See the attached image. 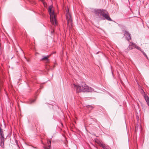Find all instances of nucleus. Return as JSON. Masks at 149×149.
<instances>
[{
  "label": "nucleus",
  "instance_id": "nucleus-19",
  "mask_svg": "<svg viewBox=\"0 0 149 149\" xmlns=\"http://www.w3.org/2000/svg\"><path fill=\"white\" fill-rule=\"evenodd\" d=\"M40 0L43 3V0Z\"/></svg>",
  "mask_w": 149,
  "mask_h": 149
},
{
  "label": "nucleus",
  "instance_id": "nucleus-5",
  "mask_svg": "<svg viewBox=\"0 0 149 149\" xmlns=\"http://www.w3.org/2000/svg\"><path fill=\"white\" fill-rule=\"evenodd\" d=\"M66 18L67 20V24L68 26L69 25H72V19L71 15L69 12V10L67 11L66 14Z\"/></svg>",
  "mask_w": 149,
  "mask_h": 149
},
{
  "label": "nucleus",
  "instance_id": "nucleus-13",
  "mask_svg": "<svg viewBox=\"0 0 149 149\" xmlns=\"http://www.w3.org/2000/svg\"><path fill=\"white\" fill-rule=\"evenodd\" d=\"M146 24L148 27L149 28V21H147L146 22Z\"/></svg>",
  "mask_w": 149,
  "mask_h": 149
},
{
  "label": "nucleus",
  "instance_id": "nucleus-3",
  "mask_svg": "<svg viewBox=\"0 0 149 149\" xmlns=\"http://www.w3.org/2000/svg\"><path fill=\"white\" fill-rule=\"evenodd\" d=\"M49 12L50 16V21L52 24L54 25L56 24V19L54 14V12L52 10V7L50 6L49 7Z\"/></svg>",
  "mask_w": 149,
  "mask_h": 149
},
{
  "label": "nucleus",
  "instance_id": "nucleus-1",
  "mask_svg": "<svg viewBox=\"0 0 149 149\" xmlns=\"http://www.w3.org/2000/svg\"><path fill=\"white\" fill-rule=\"evenodd\" d=\"M73 85L77 93L94 91L93 88L88 87L84 83H82L81 84V86L76 85L75 84H73Z\"/></svg>",
  "mask_w": 149,
  "mask_h": 149
},
{
  "label": "nucleus",
  "instance_id": "nucleus-10",
  "mask_svg": "<svg viewBox=\"0 0 149 149\" xmlns=\"http://www.w3.org/2000/svg\"><path fill=\"white\" fill-rule=\"evenodd\" d=\"M101 146L102 147L103 149H109L108 148V146L104 144H101Z\"/></svg>",
  "mask_w": 149,
  "mask_h": 149
},
{
  "label": "nucleus",
  "instance_id": "nucleus-4",
  "mask_svg": "<svg viewBox=\"0 0 149 149\" xmlns=\"http://www.w3.org/2000/svg\"><path fill=\"white\" fill-rule=\"evenodd\" d=\"M0 138L1 139L0 145L3 148L4 145L3 143L4 141V138L3 131L1 127H0Z\"/></svg>",
  "mask_w": 149,
  "mask_h": 149
},
{
  "label": "nucleus",
  "instance_id": "nucleus-17",
  "mask_svg": "<svg viewBox=\"0 0 149 149\" xmlns=\"http://www.w3.org/2000/svg\"><path fill=\"white\" fill-rule=\"evenodd\" d=\"M144 56H145L146 58H147V59H148V56L146 54V55H144Z\"/></svg>",
  "mask_w": 149,
  "mask_h": 149
},
{
  "label": "nucleus",
  "instance_id": "nucleus-15",
  "mask_svg": "<svg viewBox=\"0 0 149 149\" xmlns=\"http://www.w3.org/2000/svg\"><path fill=\"white\" fill-rule=\"evenodd\" d=\"M129 49V48H128V47L127 48V49H125V51L126 52H127L128 51V50Z\"/></svg>",
  "mask_w": 149,
  "mask_h": 149
},
{
  "label": "nucleus",
  "instance_id": "nucleus-20",
  "mask_svg": "<svg viewBox=\"0 0 149 149\" xmlns=\"http://www.w3.org/2000/svg\"><path fill=\"white\" fill-rule=\"evenodd\" d=\"M45 149H48V148L47 149L46 148Z\"/></svg>",
  "mask_w": 149,
  "mask_h": 149
},
{
  "label": "nucleus",
  "instance_id": "nucleus-7",
  "mask_svg": "<svg viewBox=\"0 0 149 149\" xmlns=\"http://www.w3.org/2000/svg\"><path fill=\"white\" fill-rule=\"evenodd\" d=\"M137 47V46L136 44L132 42H130V44L128 46V48L129 49L131 50L133 49V47L136 48Z\"/></svg>",
  "mask_w": 149,
  "mask_h": 149
},
{
  "label": "nucleus",
  "instance_id": "nucleus-12",
  "mask_svg": "<svg viewBox=\"0 0 149 149\" xmlns=\"http://www.w3.org/2000/svg\"><path fill=\"white\" fill-rule=\"evenodd\" d=\"M51 139L48 141H47V146L49 147V148H50V144L51 143Z\"/></svg>",
  "mask_w": 149,
  "mask_h": 149
},
{
  "label": "nucleus",
  "instance_id": "nucleus-16",
  "mask_svg": "<svg viewBox=\"0 0 149 149\" xmlns=\"http://www.w3.org/2000/svg\"><path fill=\"white\" fill-rule=\"evenodd\" d=\"M142 54H143V55H144H144H146V53H145V52H143L142 53Z\"/></svg>",
  "mask_w": 149,
  "mask_h": 149
},
{
  "label": "nucleus",
  "instance_id": "nucleus-18",
  "mask_svg": "<svg viewBox=\"0 0 149 149\" xmlns=\"http://www.w3.org/2000/svg\"><path fill=\"white\" fill-rule=\"evenodd\" d=\"M141 52L142 53L143 52H144L143 50L142 49H141L140 50Z\"/></svg>",
  "mask_w": 149,
  "mask_h": 149
},
{
  "label": "nucleus",
  "instance_id": "nucleus-9",
  "mask_svg": "<svg viewBox=\"0 0 149 149\" xmlns=\"http://www.w3.org/2000/svg\"><path fill=\"white\" fill-rule=\"evenodd\" d=\"M144 97L149 107V97L147 95H146L144 96Z\"/></svg>",
  "mask_w": 149,
  "mask_h": 149
},
{
  "label": "nucleus",
  "instance_id": "nucleus-8",
  "mask_svg": "<svg viewBox=\"0 0 149 149\" xmlns=\"http://www.w3.org/2000/svg\"><path fill=\"white\" fill-rule=\"evenodd\" d=\"M49 56H42V58H41V60L44 61L46 62H48L49 61V59L48 58Z\"/></svg>",
  "mask_w": 149,
  "mask_h": 149
},
{
  "label": "nucleus",
  "instance_id": "nucleus-11",
  "mask_svg": "<svg viewBox=\"0 0 149 149\" xmlns=\"http://www.w3.org/2000/svg\"><path fill=\"white\" fill-rule=\"evenodd\" d=\"M35 100V99L31 100L28 101V103L29 104H32L34 103Z\"/></svg>",
  "mask_w": 149,
  "mask_h": 149
},
{
  "label": "nucleus",
  "instance_id": "nucleus-2",
  "mask_svg": "<svg viewBox=\"0 0 149 149\" xmlns=\"http://www.w3.org/2000/svg\"><path fill=\"white\" fill-rule=\"evenodd\" d=\"M95 14L100 18H103L109 21H112V20L110 17L107 14V12L105 10L102 9H97L95 10Z\"/></svg>",
  "mask_w": 149,
  "mask_h": 149
},
{
  "label": "nucleus",
  "instance_id": "nucleus-14",
  "mask_svg": "<svg viewBox=\"0 0 149 149\" xmlns=\"http://www.w3.org/2000/svg\"><path fill=\"white\" fill-rule=\"evenodd\" d=\"M136 49H137L139 50H140L141 49V48L138 46H137V47H136Z\"/></svg>",
  "mask_w": 149,
  "mask_h": 149
},
{
  "label": "nucleus",
  "instance_id": "nucleus-6",
  "mask_svg": "<svg viewBox=\"0 0 149 149\" xmlns=\"http://www.w3.org/2000/svg\"><path fill=\"white\" fill-rule=\"evenodd\" d=\"M124 36H125V38L127 40L129 41L131 39L130 34L128 31H124Z\"/></svg>",
  "mask_w": 149,
  "mask_h": 149
}]
</instances>
